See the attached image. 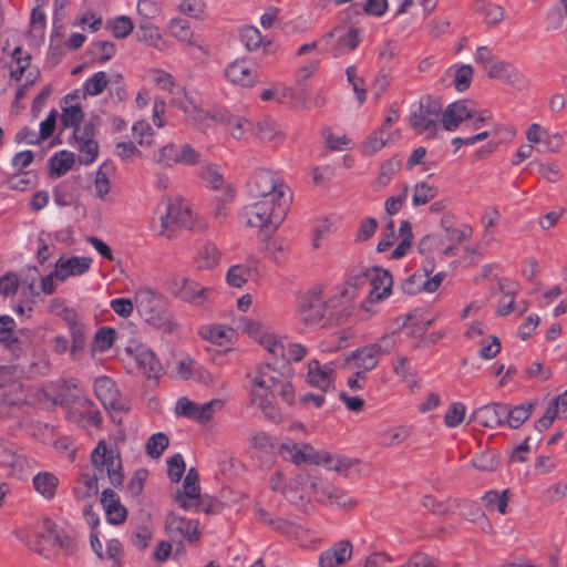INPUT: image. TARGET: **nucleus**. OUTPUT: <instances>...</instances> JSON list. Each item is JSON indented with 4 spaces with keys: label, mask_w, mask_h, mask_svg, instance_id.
Here are the masks:
<instances>
[{
    "label": "nucleus",
    "mask_w": 567,
    "mask_h": 567,
    "mask_svg": "<svg viewBox=\"0 0 567 567\" xmlns=\"http://www.w3.org/2000/svg\"><path fill=\"white\" fill-rule=\"evenodd\" d=\"M274 362L260 363L254 372L247 373L250 384L247 388L249 404L257 406L271 422H279L281 414L276 399L291 405L295 402V390L291 383V368L286 364L287 348L280 340L270 352Z\"/></svg>",
    "instance_id": "nucleus-1"
},
{
    "label": "nucleus",
    "mask_w": 567,
    "mask_h": 567,
    "mask_svg": "<svg viewBox=\"0 0 567 567\" xmlns=\"http://www.w3.org/2000/svg\"><path fill=\"white\" fill-rule=\"evenodd\" d=\"M284 495L288 502L300 507L306 506L312 499L319 503L329 502L339 507L357 505V501L344 491L323 482L317 467L300 470L285 487Z\"/></svg>",
    "instance_id": "nucleus-2"
},
{
    "label": "nucleus",
    "mask_w": 567,
    "mask_h": 567,
    "mask_svg": "<svg viewBox=\"0 0 567 567\" xmlns=\"http://www.w3.org/2000/svg\"><path fill=\"white\" fill-rule=\"evenodd\" d=\"M288 210L287 200L277 199H255L246 205L239 218L247 227L260 229V235L268 239L282 224Z\"/></svg>",
    "instance_id": "nucleus-3"
},
{
    "label": "nucleus",
    "mask_w": 567,
    "mask_h": 567,
    "mask_svg": "<svg viewBox=\"0 0 567 567\" xmlns=\"http://www.w3.org/2000/svg\"><path fill=\"white\" fill-rule=\"evenodd\" d=\"M28 547L35 553L49 557V547H58L65 555H72L76 549L75 539L49 517L43 518L37 529L25 539Z\"/></svg>",
    "instance_id": "nucleus-4"
},
{
    "label": "nucleus",
    "mask_w": 567,
    "mask_h": 567,
    "mask_svg": "<svg viewBox=\"0 0 567 567\" xmlns=\"http://www.w3.org/2000/svg\"><path fill=\"white\" fill-rule=\"evenodd\" d=\"M337 307H339V303H337L336 297L326 300L323 298V286L316 285L299 296L296 316L306 327H323L327 322V309Z\"/></svg>",
    "instance_id": "nucleus-5"
},
{
    "label": "nucleus",
    "mask_w": 567,
    "mask_h": 567,
    "mask_svg": "<svg viewBox=\"0 0 567 567\" xmlns=\"http://www.w3.org/2000/svg\"><path fill=\"white\" fill-rule=\"evenodd\" d=\"M135 308L140 316L153 327L163 332L173 330L172 315L167 308V300L161 293L143 287L135 292Z\"/></svg>",
    "instance_id": "nucleus-6"
},
{
    "label": "nucleus",
    "mask_w": 567,
    "mask_h": 567,
    "mask_svg": "<svg viewBox=\"0 0 567 567\" xmlns=\"http://www.w3.org/2000/svg\"><path fill=\"white\" fill-rule=\"evenodd\" d=\"M409 123L417 134L435 137L442 124V102L431 95L421 97L417 109L410 114Z\"/></svg>",
    "instance_id": "nucleus-7"
},
{
    "label": "nucleus",
    "mask_w": 567,
    "mask_h": 567,
    "mask_svg": "<svg viewBox=\"0 0 567 567\" xmlns=\"http://www.w3.org/2000/svg\"><path fill=\"white\" fill-rule=\"evenodd\" d=\"M216 121L228 128L230 136L237 141L244 140L246 134L252 131V125L245 117L234 115L224 109H214L212 111L195 110L192 116V124L202 132H206L208 125L206 120Z\"/></svg>",
    "instance_id": "nucleus-8"
},
{
    "label": "nucleus",
    "mask_w": 567,
    "mask_h": 567,
    "mask_svg": "<svg viewBox=\"0 0 567 567\" xmlns=\"http://www.w3.org/2000/svg\"><path fill=\"white\" fill-rule=\"evenodd\" d=\"M91 463L100 476L102 473H106L114 487L122 486L124 476L120 452L116 447L107 445L105 441H100L91 453Z\"/></svg>",
    "instance_id": "nucleus-9"
},
{
    "label": "nucleus",
    "mask_w": 567,
    "mask_h": 567,
    "mask_svg": "<svg viewBox=\"0 0 567 567\" xmlns=\"http://www.w3.org/2000/svg\"><path fill=\"white\" fill-rule=\"evenodd\" d=\"M162 204L165 205V214L161 215L162 221V235L167 238H172L169 227L178 226L188 230L200 231L205 228L203 223H196L193 218V214L188 207H183L181 202H173L169 197L162 199Z\"/></svg>",
    "instance_id": "nucleus-10"
},
{
    "label": "nucleus",
    "mask_w": 567,
    "mask_h": 567,
    "mask_svg": "<svg viewBox=\"0 0 567 567\" xmlns=\"http://www.w3.org/2000/svg\"><path fill=\"white\" fill-rule=\"evenodd\" d=\"M285 184L268 169H258L248 183V194L252 199H277L285 198Z\"/></svg>",
    "instance_id": "nucleus-11"
},
{
    "label": "nucleus",
    "mask_w": 567,
    "mask_h": 567,
    "mask_svg": "<svg viewBox=\"0 0 567 567\" xmlns=\"http://www.w3.org/2000/svg\"><path fill=\"white\" fill-rule=\"evenodd\" d=\"M167 289L174 297L193 305H202L207 300L209 290L196 281L175 275L167 281Z\"/></svg>",
    "instance_id": "nucleus-12"
},
{
    "label": "nucleus",
    "mask_w": 567,
    "mask_h": 567,
    "mask_svg": "<svg viewBox=\"0 0 567 567\" xmlns=\"http://www.w3.org/2000/svg\"><path fill=\"white\" fill-rule=\"evenodd\" d=\"M199 158L200 154L189 144L177 146L169 143L154 155L155 163L163 167H172L174 164L194 165Z\"/></svg>",
    "instance_id": "nucleus-13"
},
{
    "label": "nucleus",
    "mask_w": 567,
    "mask_h": 567,
    "mask_svg": "<svg viewBox=\"0 0 567 567\" xmlns=\"http://www.w3.org/2000/svg\"><path fill=\"white\" fill-rule=\"evenodd\" d=\"M198 526L197 519H187L174 513H169L165 517V530L173 542L182 543L183 539L189 543L197 542L200 536Z\"/></svg>",
    "instance_id": "nucleus-14"
},
{
    "label": "nucleus",
    "mask_w": 567,
    "mask_h": 567,
    "mask_svg": "<svg viewBox=\"0 0 567 567\" xmlns=\"http://www.w3.org/2000/svg\"><path fill=\"white\" fill-rule=\"evenodd\" d=\"M94 394L106 410L130 411V406L127 402L121 398L115 382L106 375H101L95 379Z\"/></svg>",
    "instance_id": "nucleus-15"
},
{
    "label": "nucleus",
    "mask_w": 567,
    "mask_h": 567,
    "mask_svg": "<svg viewBox=\"0 0 567 567\" xmlns=\"http://www.w3.org/2000/svg\"><path fill=\"white\" fill-rule=\"evenodd\" d=\"M369 298L371 301H380L391 293L393 280L391 274L380 267L368 268Z\"/></svg>",
    "instance_id": "nucleus-16"
},
{
    "label": "nucleus",
    "mask_w": 567,
    "mask_h": 567,
    "mask_svg": "<svg viewBox=\"0 0 567 567\" xmlns=\"http://www.w3.org/2000/svg\"><path fill=\"white\" fill-rule=\"evenodd\" d=\"M475 111L471 109L466 101H457L442 107V127L446 131H455L460 124L474 117Z\"/></svg>",
    "instance_id": "nucleus-17"
},
{
    "label": "nucleus",
    "mask_w": 567,
    "mask_h": 567,
    "mask_svg": "<svg viewBox=\"0 0 567 567\" xmlns=\"http://www.w3.org/2000/svg\"><path fill=\"white\" fill-rule=\"evenodd\" d=\"M470 421L480 423L485 427L505 425V404L489 403L476 409L470 416Z\"/></svg>",
    "instance_id": "nucleus-18"
},
{
    "label": "nucleus",
    "mask_w": 567,
    "mask_h": 567,
    "mask_svg": "<svg viewBox=\"0 0 567 567\" xmlns=\"http://www.w3.org/2000/svg\"><path fill=\"white\" fill-rule=\"evenodd\" d=\"M334 38H337V43L331 47V51L336 58L343 54L346 49L354 50L360 41L359 31L355 28L346 31L343 27H337L323 37L328 44Z\"/></svg>",
    "instance_id": "nucleus-19"
},
{
    "label": "nucleus",
    "mask_w": 567,
    "mask_h": 567,
    "mask_svg": "<svg viewBox=\"0 0 567 567\" xmlns=\"http://www.w3.org/2000/svg\"><path fill=\"white\" fill-rule=\"evenodd\" d=\"M226 78L234 84L251 86L257 80V70L245 59L236 60L225 70Z\"/></svg>",
    "instance_id": "nucleus-20"
},
{
    "label": "nucleus",
    "mask_w": 567,
    "mask_h": 567,
    "mask_svg": "<svg viewBox=\"0 0 567 567\" xmlns=\"http://www.w3.org/2000/svg\"><path fill=\"white\" fill-rule=\"evenodd\" d=\"M92 264L89 257L59 258L54 266V275L60 281H64L70 276H80L85 274Z\"/></svg>",
    "instance_id": "nucleus-21"
},
{
    "label": "nucleus",
    "mask_w": 567,
    "mask_h": 567,
    "mask_svg": "<svg viewBox=\"0 0 567 567\" xmlns=\"http://www.w3.org/2000/svg\"><path fill=\"white\" fill-rule=\"evenodd\" d=\"M101 504L105 511L106 520L112 525H120L126 520L127 511L121 504L118 495L111 488L101 494Z\"/></svg>",
    "instance_id": "nucleus-22"
},
{
    "label": "nucleus",
    "mask_w": 567,
    "mask_h": 567,
    "mask_svg": "<svg viewBox=\"0 0 567 567\" xmlns=\"http://www.w3.org/2000/svg\"><path fill=\"white\" fill-rule=\"evenodd\" d=\"M334 364L328 362L323 365L318 360H311L308 363L307 380L309 384L327 391L333 381Z\"/></svg>",
    "instance_id": "nucleus-23"
},
{
    "label": "nucleus",
    "mask_w": 567,
    "mask_h": 567,
    "mask_svg": "<svg viewBox=\"0 0 567 567\" xmlns=\"http://www.w3.org/2000/svg\"><path fill=\"white\" fill-rule=\"evenodd\" d=\"M352 545L349 540H339L319 556L320 567H336L346 564L351 558Z\"/></svg>",
    "instance_id": "nucleus-24"
},
{
    "label": "nucleus",
    "mask_w": 567,
    "mask_h": 567,
    "mask_svg": "<svg viewBox=\"0 0 567 567\" xmlns=\"http://www.w3.org/2000/svg\"><path fill=\"white\" fill-rule=\"evenodd\" d=\"M134 359L148 379H157L161 375L163 367L152 350L140 346L135 349Z\"/></svg>",
    "instance_id": "nucleus-25"
},
{
    "label": "nucleus",
    "mask_w": 567,
    "mask_h": 567,
    "mask_svg": "<svg viewBox=\"0 0 567 567\" xmlns=\"http://www.w3.org/2000/svg\"><path fill=\"white\" fill-rule=\"evenodd\" d=\"M535 405V402H526L515 406L505 404V424L511 429L520 427L532 415Z\"/></svg>",
    "instance_id": "nucleus-26"
},
{
    "label": "nucleus",
    "mask_w": 567,
    "mask_h": 567,
    "mask_svg": "<svg viewBox=\"0 0 567 567\" xmlns=\"http://www.w3.org/2000/svg\"><path fill=\"white\" fill-rule=\"evenodd\" d=\"M473 68L470 64L454 65L445 71V76L442 79L444 83L446 79L453 78V84L458 92L468 89L472 78Z\"/></svg>",
    "instance_id": "nucleus-27"
},
{
    "label": "nucleus",
    "mask_w": 567,
    "mask_h": 567,
    "mask_svg": "<svg viewBox=\"0 0 567 567\" xmlns=\"http://www.w3.org/2000/svg\"><path fill=\"white\" fill-rule=\"evenodd\" d=\"M501 72L497 80H501L507 85L522 91L527 86V79L513 63L504 61L501 65Z\"/></svg>",
    "instance_id": "nucleus-28"
},
{
    "label": "nucleus",
    "mask_w": 567,
    "mask_h": 567,
    "mask_svg": "<svg viewBox=\"0 0 567 567\" xmlns=\"http://www.w3.org/2000/svg\"><path fill=\"white\" fill-rule=\"evenodd\" d=\"M58 484V477L49 472H40L33 477L35 491L48 499L53 498L55 495Z\"/></svg>",
    "instance_id": "nucleus-29"
},
{
    "label": "nucleus",
    "mask_w": 567,
    "mask_h": 567,
    "mask_svg": "<svg viewBox=\"0 0 567 567\" xmlns=\"http://www.w3.org/2000/svg\"><path fill=\"white\" fill-rule=\"evenodd\" d=\"M256 136L262 142L281 141L280 127L271 117H264L256 124Z\"/></svg>",
    "instance_id": "nucleus-30"
},
{
    "label": "nucleus",
    "mask_w": 567,
    "mask_h": 567,
    "mask_svg": "<svg viewBox=\"0 0 567 567\" xmlns=\"http://www.w3.org/2000/svg\"><path fill=\"white\" fill-rule=\"evenodd\" d=\"M74 164V154L61 151L50 158L51 173L56 177L64 175Z\"/></svg>",
    "instance_id": "nucleus-31"
},
{
    "label": "nucleus",
    "mask_w": 567,
    "mask_h": 567,
    "mask_svg": "<svg viewBox=\"0 0 567 567\" xmlns=\"http://www.w3.org/2000/svg\"><path fill=\"white\" fill-rule=\"evenodd\" d=\"M351 358L357 361L360 369L372 370L378 364V354L372 346L357 349L351 353Z\"/></svg>",
    "instance_id": "nucleus-32"
},
{
    "label": "nucleus",
    "mask_w": 567,
    "mask_h": 567,
    "mask_svg": "<svg viewBox=\"0 0 567 567\" xmlns=\"http://www.w3.org/2000/svg\"><path fill=\"white\" fill-rule=\"evenodd\" d=\"M508 489H504L503 492L498 493L497 491L491 489L486 492L483 496V501L485 503V507L487 509H493L495 506L497 511L501 514L507 513V506H508Z\"/></svg>",
    "instance_id": "nucleus-33"
},
{
    "label": "nucleus",
    "mask_w": 567,
    "mask_h": 567,
    "mask_svg": "<svg viewBox=\"0 0 567 567\" xmlns=\"http://www.w3.org/2000/svg\"><path fill=\"white\" fill-rule=\"evenodd\" d=\"M168 445L169 439L165 433H155L148 437L145 444L146 454L152 458H158Z\"/></svg>",
    "instance_id": "nucleus-34"
},
{
    "label": "nucleus",
    "mask_w": 567,
    "mask_h": 567,
    "mask_svg": "<svg viewBox=\"0 0 567 567\" xmlns=\"http://www.w3.org/2000/svg\"><path fill=\"white\" fill-rule=\"evenodd\" d=\"M87 52L93 59L105 63L115 54V44L110 41H96L90 45Z\"/></svg>",
    "instance_id": "nucleus-35"
},
{
    "label": "nucleus",
    "mask_w": 567,
    "mask_h": 567,
    "mask_svg": "<svg viewBox=\"0 0 567 567\" xmlns=\"http://www.w3.org/2000/svg\"><path fill=\"white\" fill-rule=\"evenodd\" d=\"M29 282L20 281L18 275L13 271H8L0 277V295L3 297H13L20 287H27Z\"/></svg>",
    "instance_id": "nucleus-36"
},
{
    "label": "nucleus",
    "mask_w": 567,
    "mask_h": 567,
    "mask_svg": "<svg viewBox=\"0 0 567 567\" xmlns=\"http://www.w3.org/2000/svg\"><path fill=\"white\" fill-rule=\"evenodd\" d=\"M437 195V187L429 185L425 182H420L414 186L412 203L414 206L427 204Z\"/></svg>",
    "instance_id": "nucleus-37"
},
{
    "label": "nucleus",
    "mask_w": 567,
    "mask_h": 567,
    "mask_svg": "<svg viewBox=\"0 0 567 567\" xmlns=\"http://www.w3.org/2000/svg\"><path fill=\"white\" fill-rule=\"evenodd\" d=\"M219 261V252L217 247L212 244H205L198 252V267L209 269L216 266Z\"/></svg>",
    "instance_id": "nucleus-38"
},
{
    "label": "nucleus",
    "mask_w": 567,
    "mask_h": 567,
    "mask_svg": "<svg viewBox=\"0 0 567 567\" xmlns=\"http://www.w3.org/2000/svg\"><path fill=\"white\" fill-rule=\"evenodd\" d=\"M107 83L106 73L99 71L84 82V94L91 96L100 95L106 87Z\"/></svg>",
    "instance_id": "nucleus-39"
},
{
    "label": "nucleus",
    "mask_w": 567,
    "mask_h": 567,
    "mask_svg": "<svg viewBox=\"0 0 567 567\" xmlns=\"http://www.w3.org/2000/svg\"><path fill=\"white\" fill-rule=\"evenodd\" d=\"M12 59L17 65V68H11L10 75L13 80L20 81L23 73L30 66V54L25 53L23 55V51L20 47H17L12 52Z\"/></svg>",
    "instance_id": "nucleus-40"
},
{
    "label": "nucleus",
    "mask_w": 567,
    "mask_h": 567,
    "mask_svg": "<svg viewBox=\"0 0 567 567\" xmlns=\"http://www.w3.org/2000/svg\"><path fill=\"white\" fill-rule=\"evenodd\" d=\"M79 143V162L83 165L93 163L99 153L97 142L94 140L76 141Z\"/></svg>",
    "instance_id": "nucleus-41"
},
{
    "label": "nucleus",
    "mask_w": 567,
    "mask_h": 567,
    "mask_svg": "<svg viewBox=\"0 0 567 567\" xmlns=\"http://www.w3.org/2000/svg\"><path fill=\"white\" fill-rule=\"evenodd\" d=\"M240 39L248 51H255L262 44L260 31L252 25H246L240 31Z\"/></svg>",
    "instance_id": "nucleus-42"
},
{
    "label": "nucleus",
    "mask_w": 567,
    "mask_h": 567,
    "mask_svg": "<svg viewBox=\"0 0 567 567\" xmlns=\"http://www.w3.org/2000/svg\"><path fill=\"white\" fill-rule=\"evenodd\" d=\"M135 37L137 41L147 43L152 47H158L161 34L158 29L151 23H142L138 25Z\"/></svg>",
    "instance_id": "nucleus-43"
},
{
    "label": "nucleus",
    "mask_w": 567,
    "mask_h": 567,
    "mask_svg": "<svg viewBox=\"0 0 567 567\" xmlns=\"http://www.w3.org/2000/svg\"><path fill=\"white\" fill-rule=\"evenodd\" d=\"M0 389H6L11 398L20 396L22 384L12 380L10 368L0 365Z\"/></svg>",
    "instance_id": "nucleus-44"
},
{
    "label": "nucleus",
    "mask_w": 567,
    "mask_h": 567,
    "mask_svg": "<svg viewBox=\"0 0 567 567\" xmlns=\"http://www.w3.org/2000/svg\"><path fill=\"white\" fill-rule=\"evenodd\" d=\"M107 29L115 38L124 39L133 31V22L128 17L120 16L109 22Z\"/></svg>",
    "instance_id": "nucleus-45"
},
{
    "label": "nucleus",
    "mask_w": 567,
    "mask_h": 567,
    "mask_svg": "<svg viewBox=\"0 0 567 567\" xmlns=\"http://www.w3.org/2000/svg\"><path fill=\"white\" fill-rule=\"evenodd\" d=\"M389 140V133L384 127H380L378 131L373 132L370 136L364 141L363 147L367 153L373 154L381 150Z\"/></svg>",
    "instance_id": "nucleus-46"
},
{
    "label": "nucleus",
    "mask_w": 567,
    "mask_h": 567,
    "mask_svg": "<svg viewBox=\"0 0 567 567\" xmlns=\"http://www.w3.org/2000/svg\"><path fill=\"white\" fill-rule=\"evenodd\" d=\"M347 80L352 85L353 92L355 93L357 100L361 105L367 97V91L364 89V80L357 75V68L354 65L348 66L346 70Z\"/></svg>",
    "instance_id": "nucleus-47"
},
{
    "label": "nucleus",
    "mask_w": 567,
    "mask_h": 567,
    "mask_svg": "<svg viewBox=\"0 0 567 567\" xmlns=\"http://www.w3.org/2000/svg\"><path fill=\"white\" fill-rule=\"evenodd\" d=\"M169 32L174 38L178 39L179 41L193 44V31L190 30V27L186 20H172L169 23Z\"/></svg>",
    "instance_id": "nucleus-48"
},
{
    "label": "nucleus",
    "mask_w": 567,
    "mask_h": 567,
    "mask_svg": "<svg viewBox=\"0 0 567 567\" xmlns=\"http://www.w3.org/2000/svg\"><path fill=\"white\" fill-rule=\"evenodd\" d=\"M224 406V401L220 399H214L209 402L198 405L197 422L206 424L213 417V415L220 411Z\"/></svg>",
    "instance_id": "nucleus-49"
},
{
    "label": "nucleus",
    "mask_w": 567,
    "mask_h": 567,
    "mask_svg": "<svg viewBox=\"0 0 567 567\" xmlns=\"http://www.w3.org/2000/svg\"><path fill=\"white\" fill-rule=\"evenodd\" d=\"M16 328V321L10 316H0V342L13 347L18 342V339L13 336V329Z\"/></svg>",
    "instance_id": "nucleus-50"
},
{
    "label": "nucleus",
    "mask_w": 567,
    "mask_h": 567,
    "mask_svg": "<svg viewBox=\"0 0 567 567\" xmlns=\"http://www.w3.org/2000/svg\"><path fill=\"white\" fill-rule=\"evenodd\" d=\"M34 285H35V278H32L30 280V282L27 285V287H22V295L25 296V298L28 300L21 301L20 303H18L14 307V311L18 315L23 316L27 312L32 311L31 303H34V298L39 296V292H37L34 289Z\"/></svg>",
    "instance_id": "nucleus-51"
},
{
    "label": "nucleus",
    "mask_w": 567,
    "mask_h": 567,
    "mask_svg": "<svg viewBox=\"0 0 567 567\" xmlns=\"http://www.w3.org/2000/svg\"><path fill=\"white\" fill-rule=\"evenodd\" d=\"M249 275L250 271L247 267L235 265L228 269L226 280L231 287L240 288L247 282Z\"/></svg>",
    "instance_id": "nucleus-52"
},
{
    "label": "nucleus",
    "mask_w": 567,
    "mask_h": 567,
    "mask_svg": "<svg viewBox=\"0 0 567 567\" xmlns=\"http://www.w3.org/2000/svg\"><path fill=\"white\" fill-rule=\"evenodd\" d=\"M465 405L461 402H454L452 403L445 415H444V423L447 427H456L460 425L465 416Z\"/></svg>",
    "instance_id": "nucleus-53"
},
{
    "label": "nucleus",
    "mask_w": 567,
    "mask_h": 567,
    "mask_svg": "<svg viewBox=\"0 0 567 567\" xmlns=\"http://www.w3.org/2000/svg\"><path fill=\"white\" fill-rule=\"evenodd\" d=\"M70 332L72 338L71 353L75 355L78 351H82L84 348L86 332L84 327L75 320L70 322Z\"/></svg>",
    "instance_id": "nucleus-54"
},
{
    "label": "nucleus",
    "mask_w": 567,
    "mask_h": 567,
    "mask_svg": "<svg viewBox=\"0 0 567 567\" xmlns=\"http://www.w3.org/2000/svg\"><path fill=\"white\" fill-rule=\"evenodd\" d=\"M84 114L79 105H71L63 109L61 122L65 127H73L74 130L80 126Z\"/></svg>",
    "instance_id": "nucleus-55"
},
{
    "label": "nucleus",
    "mask_w": 567,
    "mask_h": 567,
    "mask_svg": "<svg viewBox=\"0 0 567 567\" xmlns=\"http://www.w3.org/2000/svg\"><path fill=\"white\" fill-rule=\"evenodd\" d=\"M357 461L348 458V457H333L329 453H323L322 463L329 470L343 473L349 470Z\"/></svg>",
    "instance_id": "nucleus-56"
},
{
    "label": "nucleus",
    "mask_w": 567,
    "mask_h": 567,
    "mask_svg": "<svg viewBox=\"0 0 567 567\" xmlns=\"http://www.w3.org/2000/svg\"><path fill=\"white\" fill-rule=\"evenodd\" d=\"M186 465L183 456L177 453L167 460V474L172 482L177 483L181 481Z\"/></svg>",
    "instance_id": "nucleus-57"
},
{
    "label": "nucleus",
    "mask_w": 567,
    "mask_h": 567,
    "mask_svg": "<svg viewBox=\"0 0 567 567\" xmlns=\"http://www.w3.org/2000/svg\"><path fill=\"white\" fill-rule=\"evenodd\" d=\"M197 403L190 401L189 399L183 396L179 398L176 402L175 412L178 415L188 417L190 420L196 421L197 420V411H198Z\"/></svg>",
    "instance_id": "nucleus-58"
},
{
    "label": "nucleus",
    "mask_w": 567,
    "mask_h": 567,
    "mask_svg": "<svg viewBox=\"0 0 567 567\" xmlns=\"http://www.w3.org/2000/svg\"><path fill=\"white\" fill-rule=\"evenodd\" d=\"M400 164V161L395 158L388 159L382 164L377 179L380 186H385L390 182L399 169Z\"/></svg>",
    "instance_id": "nucleus-59"
},
{
    "label": "nucleus",
    "mask_w": 567,
    "mask_h": 567,
    "mask_svg": "<svg viewBox=\"0 0 567 567\" xmlns=\"http://www.w3.org/2000/svg\"><path fill=\"white\" fill-rule=\"evenodd\" d=\"M528 167L536 168L537 173L550 183H556L559 179V168L555 164L545 165L539 162H530Z\"/></svg>",
    "instance_id": "nucleus-60"
},
{
    "label": "nucleus",
    "mask_w": 567,
    "mask_h": 567,
    "mask_svg": "<svg viewBox=\"0 0 567 567\" xmlns=\"http://www.w3.org/2000/svg\"><path fill=\"white\" fill-rule=\"evenodd\" d=\"M378 228V220L373 217L364 218L358 228L355 240L357 241H367L369 240L375 233Z\"/></svg>",
    "instance_id": "nucleus-61"
},
{
    "label": "nucleus",
    "mask_w": 567,
    "mask_h": 567,
    "mask_svg": "<svg viewBox=\"0 0 567 567\" xmlns=\"http://www.w3.org/2000/svg\"><path fill=\"white\" fill-rule=\"evenodd\" d=\"M152 538V530L147 526H137L131 536V542L134 547L140 550L145 549L148 546V542Z\"/></svg>",
    "instance_id": "nucleus-62"
},
{
    "label": "nucleus",
    "mask_w": 567,
    "mask_h": 567,
    "mask_svg": "<svg viewBox=\"0 0 567 567\" xmlns=\"http://www.w3.org/2000/svg\"><path fill=\"white\" fill-rule=\"evenodd\" d=\"M115 330L109 327L100 328L95 333V343L101 351L112 347L115 339Z\"/></svg>",
    "instance_id": "nucleus-63"
},
{
    "label": "nucleus",
    "mask_w": 567,
    "mask_h": 567,
    "mask_svg": "<svg viewBox=\"0 0 567 567\" xmlns=\"http://www.w3.org/2000/svg\"><path fill=\"white\" fill-rule=\"evenodd\" d=\"M110 307L120 317L127 318L132 315L135 308V299L116 298L111 300Z\"/></svg>",
    "instance_id": "nucleus-64"
}]
</instances>
